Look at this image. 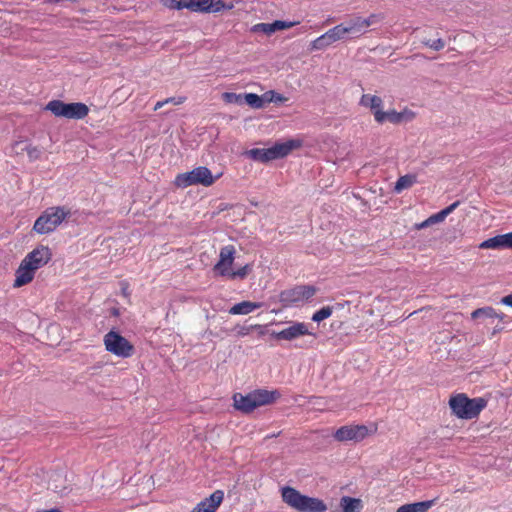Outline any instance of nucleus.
I'll return each mask as SVG.
<instances>
[{"label":"nucleus","instance_id":"obj_8","mask_svg":"<svg viewBox=\"0 0 512 512\" xmlns=\"http://www.w3.org/2000/svg\"><path fill=\"white\" fill-rule=\"evenodd\" d=\"M317 292L313 285H297L293 288L282 291L279 301L285 307L298 306L311 299Z\"/></svg>","mask_w":512,"mask_h":512},{"label":"nucleus","instance_id":"obj_26","mask_svg":"<svg viewBox=\"0 0 512 512\" xmlns=\"http://www.w3.org/2000/svg\"><path fill=\"white\" fill-rule=\"evenodd\" d=\"M184 9L191 12L207 13V0H184Z\"/></svg>","mask_w":512,"mask_h":512},{"label":"nucleus","instance_id":"obj_42","mask_svg":"<svg viewBox=\"0 0 512 512\" xmlns=\"http://www.w3.org/2000/svg\"><path fill=\"white\" fill-rule=\"evenodd\" d=\"M185 100H186L185 97H170V98L165 99V103L166 104L172 103L174 105H180V104L184 103Z\"/></svg>","mask_w":512,"mask_h":512},{"label":"nucleus","instance_id":"obj_7","mask_svg":"<svg viewBox=\"0 0 512 512\" xmlns=\"http://www.w3.org/2000/svg\"><path fill=\"white\" fill-rule=\"evenodd\" d=\"M103 343L105 349L111 354L121 357L129 358L134 354V346L119 332L111 330L104 335Z\"/></svg>","mask_w":512,"mask_h":512},{"label":"nucleus","instance_id":"obj_9","mask_svg":"<svg viewBox=\"0 0 512 512\" xmlns=\"http://www.w3.org/2000/svg\"><path fill=\"white\" fill-rule=\"evenodd\" d=\"M376 430L377 428L375 427L374 430L371 431L364 424L344 425L334 432L333 437L338 442H360L364 440L368 435L375 433Z\"/></svg>","mask_w":512,"mask_h":512},{"label":"nucleus","instance_id":"obj_29","mask_svg":"<svg viewBox=\"0 0 512 512\" xmlns=\"http://www.w3.org/2000/svg\"><path fill=\"white\" fill-rule=\"evenodd\" d=\"M262 95H263L264 105L268 104V103H282V102H286L288 100L287 97L283 96L282 94H280L274 90L266 91Z\"/></svg>","mask_w":512,"mask_h":512},{"label":"nucleus","instance_id":"obj_20","mask_svg":"<svg viewBox=\"0 0 512 512\" xmlns=\"http://www.w3.org/2000/svg\"><path fill=\"white\" fill-rule=\"evenodd\" d=\"M359 104L365 108H369L374 116L377 111H383V100L377 95L363 94Z\"/></svg>","mask_w":512,"mask_h":512},{"label":"nucleus","instance_id":"obj_21","mask_svg":"<svg viewBox=\"0 0 512 512\" xmlns=\"http://www.w3.org/2000/svg\"><path fill=\"white\" fill-rule=\"evenodd\" d=\"M437 499L401 505L396 512H428Z\"/></svg>","mask_w":512,"mask_h":512},{"label":"nucleus","instance_id":"obj_30","mask_svg":"<svg viewBox=\"0 0 512 512\" xmlns=\"http://www.w3.org/2000/svg\"><path fill=\"white\" fill-rule=\"evenodd\" d=\"M252 268V264H246L235 271L231 270L230 274L228 275V278L231 280L245 279L248 276V274L252 271Z\"/></svg>","mask_w":512,"mask_h":512},{"label":"nucleus","instance_id":"obj_1","mask_svg":"<svg viewBox=\"0 0 512 512\" xmlns=\"http://www.w3.org/2000/svg\"><path fill=\"white\" fill-rule=\"evenodd\" d=\"M488 401L483 397L469 398L465 393H457L449 399L452 414L459 419L471 420L478 418L487 407Z\"/></svg>","mask_w":512,"mask_h":512},{"label":"nucleus","instance_id":"obj_22","mask_svg":"<svg viewBox=\"0 0 512 512\" xmlns=\"http://www.w3.org/2000/svg\"><path fill=\"white\" fill-rule=\"evenodd\" d=\"M261 307L262 303L259 302L242 301L233 305L230 308L229 313L232 315H247Z\"/></svg>","mask_w":512,"mask_h":512},{"label":"nucleus","instance_id":"obj_25","mask_svg":"<svg viewBox=\"0 0 512 512\" xmlns=\"http://www.w3.org/2000/svg\"><path fill=\"white\" fill-rule=\"evenodd\" d=\"M234 3H226L223 0H207V13H218L223 10H232Z\"/></svg>","mask_w":512,"mask_h":512},{"label":"nucleus","instance_id":"obj_35","mask_svg":"<svg viewBox=\"0 0 512 512\" xmlns=\"http://www.w3.org/2000/svg\"><path fill=\"white\" fill-rule=\"evenodd\" d=\"M160 3L171 10H182L184 9V0H159Z\"/></svg>","mask_w":512,"mask_h":512},{"label":"nucleus","instance_id":"obj_37","mask_svg":"<svg viewBox=\"0 0 512 512\" xmlns=\"http://www.w3.org/2000/svg\"><path fill=\"white\" fill-rule=\"evenodd\" d=\"M251 31L255 33L262 32L266 35H270L268 23H257L252 26Z\"/></svg>","mask_w":512,"mask_h":512},{"label":"nucleus","instance_id":"obj_4","mask_svg":"<svg viewBox=\"0 0 512 512\" xmlns=\"http://www.w3.org/2000/svg\"><path fill=\"white\" fill-rule=\"evenodd\" d=\"M70 214V209L64 206L49 207L36 219L33 230L41 235L51 233L55 231Z\"/></svg>","mask_w":512,"mask_h":512},{"label":"nucleus","instance_id":"obj_24","mask_svg":"<svg viewBox=\"0 0 512 512\" xmlns=\"http://www.w3.org/2000/svg\"><path fill=\"white\" fill-rule=\"evenodd\" d=\"M417 183V176L415 174H406L400 176L395 183L394 192L399 194L402 191L411 188Z\"/></svg>","mask_w":512,"mask_h":512},{"label":"nucleus","instance_id":"obj_10","mask_svg":"<svg viewBox=\"0 0 512 512\" xmlns=\"http://www.w3.org/2000/svg\"><path fill=\"white\" fill-rule=\"evenodd\" d=\"M380 19V15L371 14L367 18L357 16L345 23H341L344 26L346 39H357L361 37L367 32L368 27L377 23Z\"/></svg>","mask_w":512,"mask_h":512},{"label":"nucleus","instance_id":"obj_44","mask_svg":"<svg viewBox=\"0 0 512 512\" xmlns=\"http://www.w3.org/2000/svg\"><path fill=\"white\" fill-rule=\"evenodd\" d=\"M501 303L506 305V306L512 307V293L509 294V295L504 296L501 299Z\"/></svg>","mask_w":512,"mask_h":512},{"label":"nucleus","instance_id":"obj_28","mask_svg":"<svg viewBox=\"0 0 512 512\" xmlns=\"http://www.w3.org/2000/svg\"><path fill=\"white\" fill-rule=\"evenodd\" d=\"M244 103L254 109H261L264 107L263 95H257L255 93H245Z\"/></svg>","mask_w":512,"mask_h":512},{"label":"nucleus","instance_id":"obj_19","mask_svg":"<svg viewBox=\"0 0 512 512\" xmlns=\"http://www.w3.org/2000/svg\"><path fill=\"white\" fill-rule=\"evenodd\" d=\"M233 402L235 409L245 414H249L256 409L254 398L251 392L246 395L235 393L233 395Z\"/></svg>","mask_w":512,"mask_h":512},{"label":"nucleus","instance_id":"obj_18","mask_svg":"<svg viewBox=\"0 0 512 512\" xmlns=\"http://www.w3.org/2000/svg\"><path fill=\"white\" fill-rule=\"evenodd\" d=\"M256 408L269 405L281 396L278 390L256 389L251 391Z\"/></svg>","mask_w":512,"mask_h":512},{"label":"nucleus","instance_id":"obj_2","mask_svg":"<svg viewBox=\"0 0 512 512\" xmlns=\"http://www.w3.org/2000/svg\"><path fill=\"white\" fill-rule=\"evenodd\" d=\"M281 497L285 504L297 512H326L327 510L323 500L303 495L290 486L281 489Z\"/></svg>","mask_w":512,"mask_h":512},{"label":"nucleus","instance_id":"obj_12","mask_svg":"<svg viewBox=\"0 0 512 512\" xmlns=\"http://www.w3.org/2000/svg\"><path fill=\"white\" fill-rule=\"evenodd\" d=\"M416 117V113L412 110L405 108L401 112L392 109L387 112L377 111L375 113V121L379 124L390 122L392 124H400L402 122H410Z\"/></svg>","mask_w":512,"mask_h":512},{"label":"nucleus","instance_id":"obj_32","mask_svg":"<svg viewBox=\"0 0 512 512\" xmlns=\"http://www.w3.org/2000/svg\"><path fill=\"white\" fill-rule=\"evenodd\" d=\"M494 316H498V314L492 307L478 308L471 313L472 319H477L480 317L494 318Z\"/></svg>","mask_w":512,"mask_h":512},{"label":"nucleus","instance_id":"obj_39","mask_svg":"<svg viewBox=\"0 0 512 512\" xmlns=\"http://www.w3.org/2000/svg\"><path fill=\"white\" fill-rule=\"evenodd\" d=\"M26 150L30 160H36L40 157L41 151L37 147H28Z\"/></svg>","mask_w":512,"mask_h":512},{"label":"nucleus","instance_id":"obj_6","mask_svg":"<svg viewBox=\"0 0 512 512\" xmlns=\"http://www.w3.org/2000/svg\"><path fill=\"white\" fill-rule=\"evenodd\" d=\"M45 109L56 117L67 119H83L89 114L88 106L81 102L64 103L61 100H52L47 103Z\"/></svg>","mask_w":512,"mask_h":512},{"label":"nucleus","instance_id":"obj_34","mask_svg":"<svg viewBox=\"0 0 512 512\" xmlns=\"http://www.w3.org/2000/svg\"><path fill=\"white\" fill-rule=\"evenodd\" d=\"M479 248H481V249H499V248H502L500 235H497L495 237H492V238H489V239L483 241L479 245Z\"/></svg>","mask_w":512,"mask_h":512},{"label":"nucleus","instance_id":"obj_45","mask_svg":"<svg viewBox=\"0 0 512 512\" xmlns=\"http://www.w3.org/2000/svg\"><path fill=\"white\" fill-rule=\"evenodd\" d=\"M164 105H166L165 100L158 101L154 106V110L157 111L158 109L162 108Z\"/></svg>","mask_w":512,"mask_h":512},{"label":"nucleus","instance_id":"obj_33","mask_svg":"<svg viewBox=\"0 0 512 512\" xmlns=\"http://www.w3.org/2000/svg\"><path fill=\"white\" fill-rule=\"evenodd\" d=\"M332 312L333 310L330 306L322 307L312 315V320L314 322H321L329 318L332 315Z\"/></svg>","mask_w":512,"mask_h":512},{"label":"nucleus","instance_id":"obj_23","mask_svg":"<svg viewBox=\"0 0 512 512\" xmlns=\"http://www.w3.org/2000/svg\"><path fill=\"white\" fill-rule=\"evenodd\" d=\"M340 507L342 512H360L363 508L362 501L358 498L343 496L340 499Z\"/></svg>","mask_w":512,"mask_h":512},{"label":"nucleus","instance_id":"obj_14","mask_svg":"<svg viewBox=\"0 0 512 512\" xmlns=\"http://www.w3.org/2000/svg\"><path fill=\"white\" fill-rule=\"evenodd\" d=\"M235 253L236 250L233 245L222 247L219 253V260L213 267L214 272L222 277H228L235 259Z\"/></svg>","mask_w":512,"mask_h":512},{"label":"nucleus","instance_id":"obj_5","mask_svg":"<svg viewBox=\"0 0 512 512\" xmlns=\"http://www.w3.org/2000/svg\"><path fill=\"white\" fill-rule=\"evenodd\" d=\"M218 177H214L211 171L205 166H199L191 171L180 173L174 179V185L178 188L202 185L209 187L214 184Z\"/></svg>","mask_w":512,"mask_h":512},{"label":"nucleus","instance_id":"obj_27","mask_svg":"<svg viewBox=\"0 0 512 512\" xmlns=\"http://www.w3.org/2000/svg\"><path fill=\"white\" fill-rule=\"evenodd\" d=\"M299 24V21H283V20H275L272 23H268L270 35L275 33L276 31L285 30L292 28Z\"/></svg>","mask_w":512,"mask_h":512},{"label":"nucleus","instance_id":"obj_3","mask_svg":"<svg viewBox=\"0 0 512 512\" xmlns=\"http://www.w3.org/2000/svg\"><path fill=\"white\" fill-rule=\"evenodd\" d=\"M301 146L299 140H288L282 143H276L270 148H253L246 151V156L254 161L267 163L272 160L286 157L292 150Z\"/></svg>","mask_w":512,"mask_h":512},{"label":"nucleus","instance_id":"obj_43","mask_svg":"<svg viewBox=\"0 0 512 512\" xmlns=\"http://www.w3.org/2000/svg\"><path fill=\"white\" fill-rule=\"evenodd\" d=\"M431 225H432L431 220H430V218L428 217V218H427L426 220H424L423 222L416 224V225H415V227H416V229H417V230H420V229H424V228H426V227H428V226H431Z\"/></svg>","mask_w":512,"mask_h":512},{"label":"nucleus","instance_id":"obj_16","mask_svg":"<svg viewBox=\"0 0 512 512\" xmlns=\"http://www.w3.org/2000/svg\"><path fill=\"white\" fill-rule=\"evenodd\" d=\"M224 500V492L215 490L209 497L200 501L191 512H216Z\"/></svg>","mask_w":512,"mask_h":512},{"label":"nucleus","instance_id":"obj_41","mask_svg":"<svg viewBox=\"0 0 512 512\" xmlns=\"http://www.w3.org/2000/svg\"><path fill=\"white\" fill-rule=\"evenodd\" d=\"M459 205V201H456L452 204H450L449 206H447L446 208L442 209L441 212L443 213V215L445 216V218L451 214Z\"/></svg>","mask_w":512,"mask_h":512},{"label":"nucleus","instance_id":"obj_47","mask_svg":"<svg viewBox=\"0 0 512 512\" xmlns=\"http://www.w3.org/2000/svg\"><path fill=\"white\" fill-rule=\"evenodd\" d=\"M496 317L499 318L500 320H503L504 314H498V316H496Z\"/></svg>","mask_w":512,"mask_h":512},{"label":"nucleus","instance_id":"obj_38","mask_svg":"<svg viewBox=\"0 0 512 512\" xmlns=\"http://www.w3.org/2000/svg\"><path fill=\"white\" fill-rule=\"evenodd\" d=\"M502 248H512V232L500 235Z\"/></svg>","mask_w":512,"mask_h":512},{"label":"nucleus","instance_id":"obj_13","mask_svg":"<svg viewBox=\"0 0 512 512\" xmlns=\"http://www.w3.org/2000/svg\"><path fill=\"white\" fill-rule=\"evenodd\" d=\"M52 258V251L48 246L39 245L29 252L24 258V262L36 272L44 267Z\"/></svg>","mask_w":512,"mask_h":512},{"label":"nucleus","instance_id":"obj_40","mask_svg":"<svg viewBox=\"0 0 512 512\" xmlns=\"http://www.w3.org/2000/svg\"><path fill=\"white\" fill-rule=\"evenodd\" d=\"M429 218L431 220L432 225L436 224V223L443 222L445 220V216L443 215V213L441 211L431 215Z\"/></svg>","mask_w":512,"mask_h":512},{"label":"nucleus","instance_id":"obj_46","mask_svg":"<svg viewBox=\"0 0 512 512\" xmlns=\"http://www.w3.org/2000/svg\"><path fill=\"white\" fill-rule=\"evenodd\" d=\"M122 292L125 296H129V293H128V283L126 282H123L122 283Z\"/></svg>","mask_w":512,"mask_h":512},{"label":"nucleus","instance_id":"obj_17","mask_svg":"<svg viewBox=\"0 0 512 512\" xmlns=\"http://www.w3.org/2000/svg\"><path fill=\"white\" fill-rule=\"evenodd\" d=\"M33 267H30L24 260L21 261L19 267L15 271V280L13 283L14 288L23 287L31 283L35 277Z\"/></svg>","mask_w":512,"mask_h":512},{"label":"nucleus","instance_id":"obj_11","mask_svg":"<svg viewBox=\"0 0 512 512\" xmlns=\"http://www.w3.org/2000/svg\"><path fill=\"white\" fill-rule=\"evenodd\" d=\"M341 40H347L344 33V26L342 24L336 25L329 29L327 32L317 37L311 42L312 50H324L333 43Z\"/></svg>","mask_w":512,"mask_h":512},{"label":"nucleus","instance_id":"obj_31","mask_svg":"<svg viewBox=\"0 0 512 512\" xmlns=\"http://www.w3.org/2000/svg\"><path fill=\"white\" fill-rule=\"evenodd\" d=\"M222 100L227 104L242 105L244 103V94H236L234 92H224Z\"/></svg>","mask_w":512,"mask_h":512},{"label":"nucleus","instance_id":"obj_15","mask_svg":"<svg viewBox=\"0 0 512 512\" xmlns=\"http://www.w3.org/2000/svg\"><path fill=\"white\" fill-rule=\"evenodd\" d=\"M305 335H314L308 330L307 324L304 322H295L291 326L282 329L279 332H274L273 336L277 340L292 341Z\"/></svg>","mask_w":512,"mask_h":512},{"label":"nucleus","instance_id":"obj_36","mask_svg":"<svg viewBox=\"0 0 512 512\" xmlns=\"http://www.w3.org/2000/svg\"><path fill=\"white\" fill-rule=\"evenodd\" d=\"M423 44L435 51H439L445 47V42L443 39L438 38L436 40H425Z\"/></svg>","mask_w":512,"mask_h":512}]
</instances>
